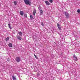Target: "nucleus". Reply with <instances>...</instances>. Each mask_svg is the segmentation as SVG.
Masks as SVG:
<instances>
[{
  "mask_svg": "<svg viewBox=\"0 0 80 80\" xmlns=\"http://www.w3.org/2000/svg\"><path fill=\"white\" fill-rule=\"evenodd\" d=\"M30 18L31 19H33V16L32 15H31L30 16Z\"/></svg>",
  "mask_w": 80,
  "mask_h": 80,
  "instance_id": "a211bd4d",
  "label": "nucleus"
},
{
  "mask_svg": "<svg viewBox=\"0 0 80 80\" xmlns=\"http://www.w3.org/2000/svg\"><path fill=\"white\" fill-rule=\"evenodd\" d=\"M30 3H29V4H28V5H30Z\"/></svg>",
  "mask_w": 80,
  "mask_h": 80,
  "instance_id": "393cba45",
  "label": "nucleus"
},
{
  "mask_svg": "<svg viewBox=\"0 0 80 80\" xmlns=\"http://www.w3.org/2000/svg\"><path fill=\"white\" fill-rule=\"evenodd\" d=\"M12 80H16L17 78H16V76H15L14 75L12 76Z\"/></svg>",
  "mask_w": 80,
  "mask_h": 80,
  "instance_id": "0eeeda50",
  "label": "nucleus"
},
{
  "mask_svg": "<svg viewBox=\"0 0 80 80\" xmlns=\"http://www.w3.org/2000/svg\"><path fill=\"white\" fill-rule=\"evenodd\" d=\"M9 39H10V38H9V37H7V38H6L5 40H6V42H7L8 41V40H9Z\"/></svg>",
  "mask_w": 80,
  "mask_h": 80,
  "instance_id": "2eb2a0df",
  "label": "nucleus"
},
{
  "mask_svg": "<svg viewBox=\"0 0 80 80\" xmlns=\"http://www.w3.org/2000/svg\"><path fill=\"white\" fill-rule=\"evenodd\" d=\"M10 23H9L8 24V27H9V28H10V29H12V28H11V26H10Z\"/></svg>",
  "mask_w": 80,
  "mask_h": 80,
  "instance_id": "dca6fc26",
  "label": "nucleus"
},
{
  "mask_svg": "<svg viewBox=\"0 0 80 80\" xmlns=\"http://www.w3.org/2000/svg\"><path fill=\"white\" fill-rule=\"evenodd\" d=\"M24 1L25 4H26V5L28 4L29 3H31V2H30L29 0H24Z\"/></svg>",
  "mask_w": 80,
  "mask_h": 80,
  "instance_id": "f03ea898",
  "label": "nucleus"
},
{
  "mask_svg": "<svg viewBox=\"0 0 80 80\" xmlns=\"http://www.w3.org/2000/svg\"><path fill=\"white\" fill-rule=\"evenodd\" d=\"M15 60L17 62H20L21 60V58L20 57H17L16 58Z\"/></svg>",
  "mask_w": 80,
  "mask_h": 80,
  "instance_id": "f257e3e1",
  "label": "nucleus"
},
{
  "mask_svg": "<svg viewBox=\"0 0 80 80\" xmlns=\"http://www.w3.org/2000/svg\"><path fill=\"white\" fill-rule=\"evenodd\" d=\"M17 38H18V39L20 40H22V38L19 36H17Z\"/></svg>",
  "mask_w": 80,
  "mask_h": 80,
  "instance_id": "6e6552de",
  "label": "nucleus"
},
{
  "mask_svg": "<svg viewBox=\"0 0 80 80\" xmlns=\"http://www.w3.org/2000/svg\"><path fill=\"white\" fill-rule=\"evenodd\" d=\"M34 55L35 57V58H37V55H35V54H34Z\"/></svg>",
  "mask_w": 80,
  "mask_h": 80,
  "instance_id": "aec40b11",
  "label": "nucleus"
},
{
  "mask_svg": "<svg viewBox=\"0 0 80 80\" xmlns=\"http://www.w3.org/2000/svg\"><path fill=\"white\" fill-rule=\"evenodd\" d=\"M12 44L11 43H10L8 44V46H9L10 47H12Z\"/></svg>",
  "mask_w": 80,
  "mask_h": 80,
  "instance_id": "4468645a",
  "label": "nucleus"
},
{
  "mask_svg": "<svg viewBox=\"0 0 80 80\" xmlns=\"http://www.w3.org/2000/svg\"><path fill=\"white\" fill-rule=\"evenodd\" d=\"M77 12H78V13H80V9H78L77 10Z\"/></svg>",
  "mask_w": 80,
  "mask_h": 80,
  "instance_id": "4be33fe9",
  "label": "nucleus"
},
{
  "mask_svg": "<svg viewBox=\"0 0 80 80\" xmlns=\"http://www.w3.org/2000/svg\"><path fill=\"white\" fill-rule=\"evenodd\" d=\"M13 3L15 5H17V1H14L13 2Z\"/></svg>",
  "mask_w": 80,
  "mask_h": 80,
  "instance_id": "ddd939ff",
  "label": "nucleus"
},
{
  "mask_svg": "<svg viewBox=\"0 0 80 80\" xmlns=\"http://www.w3.org/2000/svg\"><path fill=\"white\" fill-rule=\"evenodd\" d=\"M38 9H39V10H40V9H41L40 8H39Z\"/></svg>",
  "mask_w": 80,
  "mask_h": 80,
  "instance_id": "b1692460",
  "label": "nucleus"
},
{
  "mask_svg": "<svg viewBox=\"0 0 80 80\" xmlns=\"http://www.w3.org/2000/svg\"><path fill=\"white\" fill-rule=\"evenodd\" d=\"M40 15H42L43 14V10H40Z\"/></svg>",
  "mask_w": 80,
  "mask_h": 80,
  "instance_id": "9d476101",
  "label": "nucleus"
},
{
  "mask_svg": "<svg viewBox=\"0 0 80 80\" xmlns=\"http://www.w3.org/2000/svg\"><path fill=\"white\" fill-rule=\"evenodd\" d=\"M57 26L59 30H61V27H60V24L57 23Z\"/></svg>",
  "mask_w": 80,
  "mask_h": 80,
  "instance_id": "39448f33",
  "label": "nucleus"
},
{
  "mask_svg": "<svg viewBox=\"0 0 80 80\" xmlns=\"http://www.w3.org/2000/svg\"><path fill=\"white\" fill-rule=\"evenodd\" d=\"M64 13L66 15V18H68L69 17V14L66 12H65Z\"/></svg>",
  "mask_w": 80,
  "mask_h": 80,
  "instance_id": "20e7f679",
  "label": "nucleus"
},
{
  "mask_svg": "<svg viewBox=\"0 0 80 80\" xmlns=\"http://www.w3.org/2000/svg\"><path fill=\"white\" fill-rule=\"evenodd\" d=\"M41 25L43 27H44V24H43V22H41Z\"/></svg>",
  "mask_w": 80,
  "mask_h": 80,
  "instance_id": "6ab92c4d",
  "label": "nucleus"
},
{
  "mask_svg": "<svg viewBox=\"0 0 80 80\" xmlns=\"http://www.w3.org/2000/svg\"><path fill=\"white\" fill-rule=\"evenodd\" d=\"M24 16L25 18H27V14H24Z\"/></svg>",
  "mask_w": 80,
  "mask_h": 80,
  "instance_id": "f3484780",
  "label": "nucleus"
},
{
  "mask_svg": "<svg viewBox=\"0 0 80 80\" xmlns=\"http://www.w3.org/2000/svg\"><path fill=\"white\" fill-rule=\"evenodd\" d=\"M73 58L75 61H77V60H78L77 57V56H75V54L73 55Z\"/></svg>",
  "mask_w": 80,
  "mask_h": 80,
  "instance_id": "7ed1b4c3",
  "label": "nucleus"
},
{
  "mask_svg": "<svg viewBox=\"0 0 80 80\" xmlns=\"http://www.w3.org/2000/svg\"><path fill=\"white\" fill-rule=\"evenodd\" d=\"M49 2H50V3H52L53 2V0H49Z\"/></svg>",
  "mask_w": 80,
  "mask_h": 80,
  "instance_id": "412c9836",
  "label": "nucleus"
},
{
  "mask_svg": "<svg viewBox=\"0 0 80 80\" xmlns=\"http://www.w3.org/2000/svg\"><path fill=\"white\" fill-rule=\"evenodd\" d=\"M36 13V10L35 9H34L33 15H34V16H35V15Z\"/></svg>",
  "mask_w": 80,
  "mask_h": 80,
  "instance_id": "9b49d317",
  "label": "nucleus"
},
{
  "mask_svg": "<svg viewBox=\"0 0 80 80\" xmlns=\"http://www.w3.org/2000/svg\"><path fill=\"white\" fill-rule=\"evenodd\" d=\"M37 74L38 76H39V75H40V73H38V72L37 73Z\"/></svg>",
  "mask_w": 80,
  "mask_h": 80,
  "instance_id": "5701e85b",
  "label": "nucleus"
},
{
  "mask_svg": "<svg viewBox=\"0 0 80 80\" xmlns=\"http://www.w3.org/2000/svg\"><path fill=\"white\" fill-rule=\"evenodd\" d=\"M18 34L19 35H20V36H22V33L21 32H19Z\"/></svg>",
  "mask_w": 80,
  "mask_h": 80,
  "instance_id": "f8f14e48",
  "label": "nucleus"
},
{
  "mask_svg": "<svg viewBox=\"0 0 80 80\" xmlns=\"http://www.w3.org/2000/svg\"><path fill=\"white\" fill-rule=\"evenodd\" d=\"M20 14L22 16H23V14H24V13H23V12L22 11H21L20 12Z\"/></svg>",
  "mask_w": 80,
  "mask_h": 80,
  "instance_id": "1a4fd4ad",
  "label": "nucleus"
},
{
  "mask_svg": "<svg viewBox=\"0 0 80 80\" xmlns=\"http://www.w3.org/2000/svg\"><path fill=\"white\" fill-rule=\"evenodd\" d=\"M45 2L46 4V5H50V3H49V2L47 1H45Z\"/></svg>",
  "mask_w": 80,
  "mask_h": 80,
  "instance_id": "423d86ee",
  "label": "nucleus"
}]
</instances>
